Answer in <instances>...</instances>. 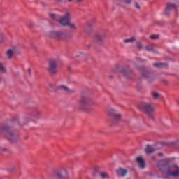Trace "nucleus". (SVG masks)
Returning a JSON list of instances; mask_svg holds the SVG:
<instances>
[{
  "instance_id": "obj_17",
  "label": "nucleus",
  "mask_w": 179,
  "mask_h": 179,
  "mask_svg": "<svg viewBox=\"0 0 179 179\" xmlns=\"http://www.w3.org/2000/svg\"><path fill=\"white\" fill-rule=\"evenodd\" d=\"M155 150H156V149H155L154 147H152V146H150V145L146 146L145 152H146L147 154H152V153H153Z\"/></svg>"
},
{
  "instance_id": "obj_21",
  "label": "nucleus",
  "mask_w": 179,
  "mask_h": 179,
  "mask_svg": "<svg viewBox=\"0 0 179 179\" xmlns=\"http://www.w3.org/2000/svg\"><path fill=\"white\" fill-rule=\"evenodd\" d=\"M134 41H135V38L134 37L130 38L129 39L124 40V43H132V42H134Z\"/></svg>"
},
{
  "instance_id": "obj_26",
  "label": "nucleus",
  "mask_w": 179,
  "mask_h": 179,
  "mask_svg": "<svg viewBox=\"0 0 179 179\" xmlns=\"http://www.w3.org/2000/svg\"><path fill=\"white\" fill-rule=\"evenodd\" d=\"M34 117L36 118V119H39L41 117V114H40L39 113H36L35 114V115H34Z\"/></svg>"
},
{
  "instance_id": "obj_4",
  "label": "nucleus",
  "mask_w": 179,
  "mask_h": 179,
  "mask_svg": "<svg viewBox=\"0 0 179 179\" xmlns=\"http://www.w3.org/2000/svg\"><path fill=\"white\" fill-rule=\"evenodd\" d=\"M108 115L112 117L113 122H118L121 120V114L115 108H110L108 110Z\"/></svg>"
},
{
  "instance_id": "obj_11",
  "label": "nucleus",
  "mask_w": 179,
  "mask_h": 179,
  "mask_svg": "<svg viewBox=\"0 0 179 179\" xmlns=\"http://www.w3.org/2000/svg\"><path fill=\"white\" fill-rule=\"evenodd\" d=\"M15 53V48H10L6 51V57H7L8 59H11L13 58V55Z\"/></svg>"
},
{
  "instance_id": "obj_32",
  "label": "nucleus",
  "mask_w": 179,
  "mask_h": 179,
  "mask_svg": "<svg viewBox=\"0 0 179 179\" xmlns=\"http://www.w3.org/2000/svg\"><path fill=\"white\" fill-rule=\"evenodd\" d=\"M78 2H83V0H77Z\"/></svg>"
},
{
  "instance_id": "obj_19",
  "label": "nucleus",
  "mask_w": 179,
  "mask_h": 179,
  "mask_svg": "<svg viewBox=\"0 0 179 179\" xmlns=\"http://www.w3.org/2000/svg\"><path fill=\"white\" fill-rule=\"evenodd\" d=\"M0 71L2 72L3 73H6L7 72L6 68L1 62H0Z\"/></svg>"
},
{
  "instance_id": "obj_8",
  "label": "nucleus",
  "mask_w": 179,
  "mask_h": 179,
  "mask_svg": "<svg viewBox=\"0 0 179 179\" xmlns=\"http://www.w3.org/2000/svg\"><path fill=\"white\" fill-rule=\"evenodd\" d=\"M59 23H71V15L67 13L64 16L60 17L59 19Z\"/></svg>"
},
{
  "instance_id": "obj_29",
  "label": "nucleus",
  "mask_w": 179,
  "mask_h": 179,
  "mask_svg": "<svg viewBox=\"0 0 179 179\" xmlns=\"http://www.w3.org/2000/svg\"><path fill=\"white\" fill-rule=\"evenodd\" d=\"M145 50H146V51H152V48H150V46H146V47H145Z\"/></svg>"
},
{
  "instance_id": "obj_14",
  "label": "nucleus",
  "mask_w": 179,
  "mask_h": 179,
  "mask_svg": "<svg viewBox=\"0 0 179 179\" xmlns=\"http://www.w3.org/2000/svg\"><path fill=\"white\" fill-rule=\"evenodd\" d=\"M60 24L63 27H69L71 30H76L78 29V27L73 23H62Z\"/></svg>"
},
{
  "instance_id": "obj_34",
  "label": "nucleus",
  "mask_w": 179,
  "mask_h": 179,
  "mask_svg": "<svg viewBox=\"0 0 179 179\" xmlns=\"http://www.w3.org/2000/svg\"><path fill=\"white\" fill-rule=\"evenodd\" d=\"M29 28H33V26L32 25H29Z\"/></svg>"
},
{
  "instance_id": "obj_7",
  "label": "nucleus",
  "mask_w": 179,
  "mask_h": 179,
  "mask_svg": "<svg viewBox=\"0 0 179 179\" xmlns=\"http://www.w3.org/2000/svg\"><path fill=\"white\" fill-rule=\"evenodd\" d=\"M64 33L61 31H51L50 32V37L52 38H64Z\"/></svg>"
},
{
  "instance_id": "obj_31",
  "label": "nucleus",
  "mask_w": 179,
  "mask_h": 179,
  "mask_svg": "<svg viewBox=\"0 0 179 179\" xmlns=\"http://www.w3.org/2000/svg\"><path fill=\"white\" fill-rule=\"evenodd\" d=\"M1 83H2V77L0 76V85H1Z\"/></svg>"
},
{
  "instance_id": "obj_2",
  "label": "nucleus",
  "mask_w": 179,
  "mask_h": 179,
  "mask_svg": "<svg viewBox=\"0 0 179 179\" xmlns=\"http://www.w3.org/2000/svg\"><path fill=\"white\" fill-rule=\"evenodd\" d=\"M68 168H62L60 169H56L53 171V176L58 179H66L68 178Z\"/></svg>"
},
{
  "instance_id": "obj_10",
  "label": "nucleus",
  "mask_w": 179,
  "mask_h": 179,
  "mask_svg": "<svg viewBox=\"0 0 179 179\" xmlns=\"http://www.w3.org/2000/svg\"><path fill=\"white\" fill-rule=\"evenodd\" d=\"M136 162L138 164L139 168L144 169L145 168V159L142 157H136Z\"/></svg>"
},
{
  "instance_id": "obj_23",
  "label": "nucleus",
  "mask_w": 179,
  "mask_h": 179,
  "mask_svg": "<svg viewBox=\"0 0 179 179\" xmlns=\"http://www.w3.org/2000/svg\"><path fill=\"white\" fill-rule=\"evenodd\" d=\"M152 97H154L155 99H159L160 97V94L158 93H154L152 94Z\"/></svg>"
},
{
  "instance_id": "obj_3",
  "label": "nucleus",
  "mask_w": 179,
  "mask_h": 179,
  "mask_svg": "<svg viewBox=\"0 0 179 179\" xmlns=\"http://www.w3.org/2000/svg\"><path fill=\"white\" fill-rule=\"evenodd\" d=\"M138 109L150 115L152 113H154L155 108L151 103H145L138 106Z\"/></svg>"
},
{
  "instance_id": "obj_36",
  "label": "nucleus",
  "mask_w": 179,
  "mask_h": 179,
  "mask_svg": "<svg viewBox=\"0 0 179 179\" xmlns=\"http://www.w3.org/2000/svg\"><path fill=\"white\" fill-rule=\"evenodd\" d=\"M69 2H72V0H69Z\"/></svg>"
},
{
  "instance_id": "obj_1",
  "label": "nucleus",
  "mask_w": 179,
  "mask_h": 179,
  "mask_svg": "<svg viewBox=\"0 0 179 179\" xmlns=\"http://www.w3.org/2000/svg\"><path fill=\"white\" fill-rule=\"evenodd\" d=\"M166 176L167 177H173L176 178L179 176V166L176 164H174L166 169Z\"/></svg>"
},
{
  "instance_id": "obj_5",
  "label": "nucleus",
  "mask_w": 179,
  "mask_h": 179,
  "mask_svg": "<svg viewBox=\"0 0 179 179\" xmlns=\"http://www.w3.org/2000/svg\"><path fill=\"white\" fill-rule=\"evenodd\" d=\"M48 71L52 75H55L57 73V60H50L49 62Z\"/></svg>"
},
{
  "instance_id": "obj_15",
  "label": "nucleus",
  "mask_w": 179,
  "mask_h": 179,
  "mask_svg": "<svg viewBox=\"0 0 179 179\" xmlns=\"http://www.w3.org/2000/svg\"><path fill=\"white\" fill-rule=\"evenodd\" d=\"M59 89L62 90V92H69V93H75V91L73 90H69L68 87L66 85H60L59 87Z\"/></svg>"
},
{
  "instance_id": "obj_12",
  "label": "nucleus",
  "mask_w": 179,
  "mask_h": 179,
  "mask_svg": "<svg viewBox=\"0 0 179 179\" xmlns=\"http://www.w3.org/2000/svg\"><path fill=\"white\" fill-rule=\"evenodd\" d=\"M6 136H7L8 139L13 141L14 139H16L17 138V136L12 132V131H7L5 133Z\"/></svg>"
},
{
  "instance_id": "obj_6",
  "label": "nucleus",
  "mask_w": 179,
  "mask_h": 179,
  "mask_svg": "<svg viewBox=\"0 0 179 179\" xmlns=\"http://www.w3.org/2000/svg\"><path fill=\"white\" fill-rule=\"evenodd\" d=\"M177 8V5L173 3H168L166 8H165L164 15L166 16H170V13L172 10H174Z\"/></svg>"
},
{
  "instance_id": "obj_27",
  "label": "nucleus",
  "mask_w": 179,
  "mask_h": 179,
  "mask_svg": "<svg viewBox=\"0 0 179 179\" xmlns=\"http://www.w3.org/2000/svg\"><path fill=\"white\" fill-rule=\"evenodd\" d=\"M162 65H163V64H162V63H156L154 64L155 66L158 67V68H160L161 66H162Z\"/></svg>"
},
{
  "instance_id": "obj_18",
  "label": "nucleus",
  "mask_w": 179,
  "mask_h": 179,
  "mask_svg": "<svg viewBox=\"0 0 179 179\" xmlns=\"http://www.w3.org/2000/svg\"><path fill=\"white\" fill-rule=\"evenodd\" d=\"M109 178H110V176H108V173L107 172H102L100 173V178L108 179Z\"/></svg>"
},
{
  "instance_id": "obj_22",
  "label": "nucleus",
  "mask_w": 179,
  "mask_h": 179,
  "mask_svg": "<svg viewBox=\"0 0 179 179\" xmlns=\"http://www.w3.org/2000/svg\"><path fill=\"white\" fill-rule=\"evenodd\" d=\"M104 37H106V36H101L100 34H96V36H95V38L99 41L102 40Z\"/></svg>"
},
{
  "instance_id": "obj_9",
  "label": "nucleus",
  "mask_w": 179,
  "mask_h": 179,
  "mask_svg": "<svg viewBox=\"0 0 179 179\" xmlns=\"http://www.w3.org/2000/svg\"><path fill=\"white\" fill-rule=\"evenodd\" d=\"M80 103L83 106H92V101L88 97H83Z\"/></svg>"
},
{
  "instance_id": "obj_20",
  "label": "nucleus",
  "mask_w": 179,
  "mask_h": 179,
  "mask_svg": "<svg viewBox=\"0 0 179 179\" xmlns=\"http://www.w3.org/2000/svg\"><path fill=\"white\" fill-rule=\"evenodd\" d=\"M120 1V2H122V3H124V5H131L132 3V0H118Z\"/></svg>"
},
{
  "instance_id": "obj_33",
  "label": "nucleus",
  "mask_w": 179,
  "mask_h": 179,
  "mask_svg": "<svg viewBox=\"0 0 179 179\" xmlns=\"http://www.w3.org/2000/svg\"><path fill=\"white\" fill-rule=\"evenodd\" d=\"M29 73L31 74V69H29Z\"/></svg>"
},
{
  "instance_id": "obj_37",
  "label": "nucleus",
  "mask_w": 179,
  "mask_h": 179,
  "mask_svg": "<svg viewBox=\"0 0 179 179\" xmlns=\"http://www.w3.org/2000/svg\"><path fill=\"white\" fill-rule=\"evenodd\" d=\"M176 12H177V10H176Z\"/></svg>"
},
{
  "instance_id": "obj_35",
  "label": "nucleus",
  "mask_w": 179,
  "mask_h": 179,
  "mask_svg": "<svg viewBox=\"0 0 179 179\" xmlns=\"http://www.w3.org/2000/svg\"><path fill=\"white\" fill-rule=\"evenodd\" d=\"M159 156H162V153H159Z\"/></svg>"
},
{
  "instance_id": "obj_28",
  "label": "nucleus",
  "mask_w": 179,
  "mask_h": 179,
  "mask_svg": "<svg viewBox=\"0 0 179 179\" xmlns=\"http://www.w3.org/2000/svg\"><path fill=\"white\" fill-rule=\"evenodd\" d=\"M135 8H136V9H141V6H139V3H135Z\"/></svg>"
},
{
  "instance_id": "obj_13",
  "label": "nucleus",
  "mask_w": 179,
  "mask_h": 179,
  "mask_svg": "<svg viewBox=\"0 0 179 179\" xmlns=\"http://www.w3.org/2000/svg\"><path fill=\"white\" fill-rule=\"evenodd\" d=\"M127 169H124L122 168H120L117 171V174L120 177H125V176L127 174Z\"/></svg>"
},
{
  "instance_id": "obj_25",
  "label": "nucleus",
  "mask_w": 179,
  "mask_h": 179,
  "mask_svg": "<svg viewBox=\"0 0 179 179\" xmlns=\"http://www.w3.org/2000/svg\"><path fill=\"white\" fill-rule=\"evenodd\" d=\"M136 47L138 48V50H141V48H143V45L140 42H137Z\"/></svg>"
},
{
  "instance_id": "obj_30",
  "label": "nucleus",
  "mask_w": 179,
  "mask_h": 179,
  "mask_svg": "<svg viewBox=\"0 0 179 179\" xmlns=\"http://www.w3.org/2000/svg\"><path fill=\"white\" fill-rule=\"evenodd\" d=\"M49 87H50V88H52V89H54V86L51 84L49 85Z\"/></svg>"
},
{
  "instance_id": "obj_16",
  "label": "nucleus",
  "mask_w": 179,
  "mask_h": 179,
  "mask_svg": "<svg viewBox=\"0 0 179 179\" xmlns=\"http://www.w3.org/2000/svg\"><path fill=\"white\" fill-rule=\"evenodd\" d=\"M48 15L50 19H52V20H55V22H59V15L58 14L49 13Z\"/></svg>"
},
{
  "instance_id": "obj_38",
  "label": "nucleus",
  "mask_w": 179,
  "mask_h": 179,
  "mask_svg": "<svg viewBox=\"0 0 179 179\" xmlns=\"http://www.w3.org/2000/svg\"><path fill=\"white\" fill-rule=\"evenodd\" d=\"M0 37H1V34H0Z\"/></svg>"
},
{
  "instance_id": "obj_24",
  "label": "nucleus",
  "mask_w": 179,
  "mask_h": 179,
  "mask_svg": "<svg viewBox=\"0 0 179 179\" xmlns=\"http://www.w3.org/2000/svg\"><path fill=\"white\" fill-rule=\"evenodd\" d=\"M150 38L152 39V40H157V39H158L159 38V35H152V36H150Z\"/></svg>"
}]
</instances>
